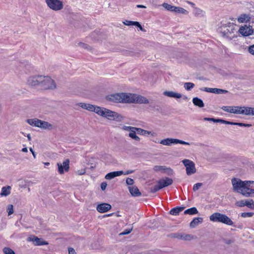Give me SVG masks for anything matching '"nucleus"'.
<instances>
[{"instance_id": "f704fd0d", "label": "nucleus", "mask_w": 254, "mask_h": 254, "mask_svg": "<svg viewBox=\"0 0 254 254\" xmlns=\"http://www.w3.org/2000/svg\"><path fill=\"white\" fill-rule=\"evenodd\" d=\"M184 213L187 214H190V215H194V214L198 213V211L195 207H191V208H190L189 209L186 210L184 211Z\"/></svg>"}, {"instance_id": "a19ab883", "label": "nucleus", "mask_w": 254, "mask_h": 254, "mask_svg": "<svg viewBox=\"0 0 254 254\" xmlns=\"http://www.w3.org/2000/svg\"><path fill=\"white\" fill-rule=\"evenodd\" d=\"M3 252L4 254H15V252L8 247H4L3 249Z\"/></svg>"}, {"instance_id": "a211bd4d", "label": "nucleus", "mask_w": 254, "mask_h": 254, "mask_svg": "<svg viewBox=\"0 0 254 254\" xmlns=\"http://www.w3.org/2000/svg\"><path fill=\"white\" fill-rule=\"evenodd\" d=\"M135 130H136L137 131V134H138L139 135H143L145 136H148L149 135H151L152 136H155L156 135V134L155 132H152L151 131L146 130L143 129L141 128H138V127H136Z\"/></svg>"}, {"instance_id": "f3484780", "label": "nucleus", "mask_w": 254, "mask_h": 254, "mask_svg": "<svg viewBox=\"0 0 254 254\" xmlns=\"http://www.w3.org/2000/svg\"><path fill=\"white\" fill-rule=\"evenodd\" d=\"M221 109L225 112L236 114H239V109H241L240 106H223Z\"/></svg>"}, {"instance_id": "7c9ffc66", "label": "nucleus", "mask_w": 254, "mask_h": 254, "mask_svg": "<svg viewBox=\"0 0 254 254\" xmlns=\"http://www.w3.org/2000/svg\"><path fill=\"white\" fill-rule=\"evenodd\" d=\"M184 207H176L173 208L170 211V214L173 215H177L184 209Z\"/></svg>"}, {"instance_id": "f03ea898", "label": "nucleus", "mask_w": 254, "mask_h": 254, "mask_svg": "<svg viewBox=\"0 0 254 254\" xmlns=\"http://www.w3.org/2000/svg\"><path fill=\"white\" fill-rule=\"evenodd\" d=\"M233 189L238 193H241L246 197L254 196V189L250 187H254V181H243L240 179L233 178L232 179Z\"/></svg>"}, {"instance_id": "c03bdc74", "label": "nucleus", "mask_w": 254, "mask_h": 254, "mask_svg": "<svg viewBox=\"0 0 254 254\" xmlns=\"http://www.w3.org/2000/svg\"><path fill=\"white\" fill-rule=\"evenodd\" d=\"M245 206L249 208H252V205H254V201L253 199L246 200H245Z\"/></svg>"}, {"instance_id": "49530a36", "label": "nucleus", "mask_w": 254, "mask_h": 254, "mask_svg": "<svg viewBox=\"0 0 254 254\" xmlns=\"http://www.w3.org/2000/svg\"><path fill=\"white\" fill-rule=\"evenodd\" d=\"M202 186V184L201 183H198L194 185L193 187V190L196 191L198 190Z\"/></svg>"}, {"instance_id": "864d4df0", "label": "nucleus", "mask_w": 254, "mask_h": 254, "mask_svg": "<svg viewBox=\"0 0 254 254\" xmlns=\"http://www.w3.org/2000/svg\"><path fill=\"white\" fill-rule=\"evenodd\" d=\"M132 229V228H130L129 229H126V230H124L123 232L120 233V235H125L128 234L131 232Z\"/></svg>"}, {"instance_id": "20e7f679", "label": "nucleus", "mask_w": 254, "mask_h": 254, "mask_svg": "<svg viewBox=\"0 0 254 254\" xmlns=\"http://www.w3.org/2000/svg\"><path fill=\"white\" fill-rule=\"evenodd\" d=\"M219 29L222 36L225 38L232 40L237 37V31L236 29V26L233 23H228L226 24H223Z\"/></svg>"}, {"instance_id": "423d86ee", "label": "nucleus", "mask_w": 254, "mask_h": 254, "mask_svg": "<svg viewBox=\"0 0 254 254\" xmlns=\"http://www.w3.org/2000/svg\"><path fill=\"white\" fill-rule=\"evenodd\" d=\"M155 142L159 143L162 145H167V146H169L173 144H178V143H180V144H184V145H190V143L189 142H186V141H183V140H181L180 139H175V138H168L166 139H162L160 141H155Z\"/></svg>"}, {"instance_id": "393cba45", "label": "nucleus", "mask_w": 254, "mask_h": 254, "mask_svg": "<svg viewBox=\"0 0 254 254\" xmlns=\"http://www.w3.org/2000/svg\"><path fill=\"white\" fill-rule=\"evenodd\" d=\"M40 120L34 118L26 120V122L31 126L39 127Z\"/></svg>"}, {"instance_id": "5701e85b", "label": "nucleus", "mask_w": 254, "mask_h": 254, "mask_svg": "<svg viewBox=\"0 0 254 254\" xmlns=\"http://www.w3.org/2000/svg\"><path fill=\"white\" fill-rule=\"evenodd\" d=\"M163 94L166 96L175 98H180L182 97L180 93L170 91H164Z\"/></svg>"}, {"instance_id": "ddd939ff", "label": "nucleus", "mask_w": 254, "mask_h": 254, "mask_svg": "<svg viewBox=\"0 0 254 254\" xmlns=\"http://www.w3.org/2000/svg\"><path fill=\"white\" fill-rule=\"evenodd\" d=\"M239 32L243 36H248L252 35L254 31L251 27L245 25L241 26L239 30Z\"/></svg>"}, {"instance_id": "f257e3e1", "label": "nucleus", "mask_w": 254, "mask_h": 254, "mask_svg": "<svg viewBox=\"0 0 254 254\" xmlns=\"http://www.w3.org/2000/svg\"><path fill=\"white\" fill-rule=\"evenodd\" d=\"M78 106L89 111L94 112L99 116L109 121L121 122L124 118L120 114L104 107L84 103H79Z\"/></svg>"}, {"instance_id": "72a5a7b5", "label": "nucleus", "mask_w": 254, "mask_h": 254, "mask_svg": "<svg viewBox=\"0 0 254 254\" xmlns=\"http://www.w3.org/2000/svg\"><path fill=\"white\" fill-rule=\"evenodd\" d=\"M124 23L125 25L127 26L134 25L137 26L139 28V29L141 30H142V27L138 22L126 20L125 22H124Z\"/></svg>"}, {"instance_id": "680f3d73", "label": "nucleus", "mask_w": 254, "mask_h": 254, "mask_svg": "<svg viewBox=\"0 0 254 254\" xmlns=\"http://www.w3.org/2000/svg\"><path fill=\"white\" fill-rule=\"evenodd\" d=\"M224 120H222V119H214V123H221V124H223L224 123Z\"/></svg>"}, {"instance_id": "8fccbe9b", "label": "nucleus", "mask_w": 254, "mask_h": 254, "mask_svg": "<svg viewBox=\"0 0 254 254\" xmlns=\"http://www.w3.org/2000/svg\"><path fill=\"white\" fill-rule=\"evenodd\" d=\"M7 211L8 215L12 214L13 213V205H11V204L8 205L7 206Z\"/></svg>"}, {"instance_id": "13d9d810", "label": "nucleus", "mask_w": 254, "mask_h": 254, "mask_svg": "<svg viewBox=\"0 0 254 254\" xmlns=\"http://www.w3.org/2000/svg\"><path fill=\"white\" fill-rule=\"evenodd\" d=\"M107 184L106 182H103L101 184V189L102 190H104L106 187H107Z\"/></svg>"}, {"instance_id": "bb28decb", "label": "nucleus", "mask_w": 254, "mask_h": 254, "mask_svg": "<svg viewBox=\"0 0 254 254\" xmlns=\"http://www.w3.org/2000/svg\"><path fill=\"white\" fill-rule=\"evenodd\" d=\"M202 218L201 217L194 218L190 223V226L191 228H194L202 222Z\"/></svg>"}, {"instance_id": "79ce46f5", "label": "nucleus", "mask_w": 254, "mask_h": 254, "mask_svg": "<svg viewBox=\"0 0 254 254\" xmlns=\"http://www.w3.org/2000/svg\"><path fill=\"white\" fill-rule=\"evenodd\" d=\"M254 214L253 212H243L241 214V216L243 218L251 217Z\"/></svg>"}, {"instance_id": "c756f323", "label": "nucleus", "mask_w": 254, "mask_h": 254, "mask_svg": "<svg viewBox=\"0 0 254 254\" xmlns=\"http://www.w3.org/2000/svg\"><path fill=\"white\" fill-rule=\"evenodd\" d=\"M239 114H243L247 116H250L251 107H240Z\"/></svg>"}, {"instance_id": "aec40b11", "label": "nucleus", "mask_w": 254, "mask_h": 254, "mask_svg": "<svg viewBox=\"0 0 254 254\" xmlns=\"http://www.w3.org/2000/svg\"><path fill=\"white\" fill-rule=\"evenodd\" d=\"M39 128H41L43 129H48V130H52L54 129V126L49 123L48 122L42 121L40 120V124H39Z\"/></svg>"}, {"instance_id": "4d7b16f0", "label": "nucleus", "mask_w": 254, "mask_h": 254, "mask_svg": "<svg viewBox=\"0 0 254 254\" xmlns=\"http://www.w3.org/2000/svg\"><path fill=\"white\" fill-rule=\"evenodd\" d=\"M195 14L197 15H203L204 11L200 9H196Z\"/></svg>"}, {"instance_id": "de8ad7c7", "label": "nucleus", "mask_w": 254, "mask_h": 254, "mask_svg": "<svg viewBox=\"0 0 254 254\" xmlns=\"http://www.w3.org/2000/svg\"><path fill=\"white\" fill-rule=\"evenodd\" d=\"M235 125H237L242 127H250L252 126L251 124H245L242 123H235Z\"/></svg>"}, {"instance_id": "39448f33", "label": "nucleus", "mask_w": 254, "mask_h": 254, "mask_svg": "<svg viewBox=\"0 0 254 254\" xmlns=\"http://www.w3.org/2000/svg\"><path fill=\"white\" fill-rule=\"evenodd\" d=\"M209 219L212 222H220L229 226H233L234 224L231 219L227 215L218 212L211 214L209 217Z\"/></svg>"}, {"instance_id": "9b49d317", "label": "nucleus", "mask_w": 254, "mask_h": 254, "mask_svg": "<svg viewBox=\"0 0 254 254\" xmlns=\"http://www.w3.org/2000/svg\"><path fill=\"white\" fill-rule=\"evenodd\" d=\"M43 76H34L30 77L27 80V83L31 86H37L41 84Z\"/></svg>"}, {"instance_id": "e433bc0d", "label": "nucleus", "mask_w": 254, "mask_h": 254, "mask_svg": "<svg viewBox=\"0 0 254 254\" xmlns=\"http://www.w3.org/2000/svg\"><path fill=\"white\" fill-rule=\"evenodd\" d=\"M161 189V187L159 185V184L156 185L152 187L149 188V191L150 192L154 193L159 190Z\"/></svg>"}, {"instance_id": "5fc2aeb1", "label": "nucleus", "mask_w": 254, "mask_h": 254, "mask_svg": "<svg viewBox=\"0 0 254 254\" xmlns=\"http://www.w3.org/2000/svg\"><path fill=\"white\" fill-rule=\"evenodd\" d=\"M86 171H85V169H81V170H77L76 172V173L78 175H84L85 174Z\"/></svg>"}, {"instance_id": "09e8293b", "label": "nucleus", "mask_w": 254, "mask_h": 254, "mask_svg": "<svg viewBox=\"0 0 254 254\" xmlns=\"http://www.w3.org/2000/svg\"><path fill=\"white\" fill-rule=\"evenodd\" d=\"M245 200H241L238 201H237L236 203V205L239 207H244L245 206Z\"/></svg>"}, {"instance_id": "a18cd8bd", "label": "nucleus", "mask_w": 254, "mask_h": 254, "mask_svg": "<svg viewBox=\"0 0 254 254\" xmlns=\"http://www.w3.org/2000/svg\"><path fill=\"white\" fill-rule=\"evenodd\" d=\"M214 88L204 87V88H201L200 89L201 91L213 93H214Z\"/></svg>"}, {"instance_id": "3c124183", "label": "nucleus", "mask_w": 254, "mask_h": 254, "mask_svg": "<svg viewBox=\"0 0 254 254\" xmlns=\"http://www.w3.org/2000/svg\"><path fill=\"white\" fill-rule=\"evenodd\" d=\"M126 183L127 185L131 186L134 183V181L133 179L127 178L126 180Z\"/></svg>"}, {"instance_id": "69168bd1", "label": "nucleus", "mask_w": 254, "mask_h": 254, "mask_svg": "<svg viewBox=\"0 0 254 254\" xmlns=\"http://www.w3.org/2000/svg\"><path fill=\"white\" fill-rule=\"evenodd\" d=\"M250 115L254 116V108H251Z\"/></svg>"}, {"instance_id": "e2e57ef3", "label": "nucleus", "mask_w": 254, "mask_h": 254, "mask_svg": "<svg viewBox=\"0 0 254 254\" xmlns=\"http://www.w3.org/2000/svg\"><path fill=\"white\" fill-rule=\"evenodd\" d=\"M95 167H96V165H95V164L93 163H91L90 164V167H89V169H90L91 170H93V169H94Z\"/></svg>"}, {"instance_id": "dca6fc26", "label": "nucleus", "mask_w": 254, "mask_h": 254, "mask_svg": "<svg viewBox=\"0 0 254 254\" xmlns=\"http://www.w3.org/2000/svg\"><path fill=\"white\" fill-rule=\"evenodd\" d=\"M154 171L164 173L168 175L172 174L173 171L169 168H167L164 166H155L154 167Z\"/></svg>"}, {"instance_id": "c9c22d12", "label": "nucleus", "mask_w": 254, "mask_h": 254, "mask_svg": "<svg viewBox=\"0 0 254 254\" xmlns=\"http://www.w3.org/2000/svg\"><path fill=\"white\" fill-rule=\"evenodd\" d=\"M173 11L179 13L183 14H187L188 13V11L184 8L177 6H175Z\"/></svg>"}, {"instance_id": "37998d69", "label": "nucleus", "mask_w": 254, "mask_h": 254, "mask_svg": "<svg viewBox=\"0 0 254 254\" xmlns=\"http://www.w3.org/2000/svg\"><path fill=\"white\" fill-rule=\"evenodd\" d=\"M135 127H131V126H124L122 127V129L124 130L128 131H129V132H130L131 130H135Z\"/></svg>"}, {"instance_id": "338daca9", "label": "nucleus", "mask_w": 254, "mask_h": 254, "mask_svg": "<svg viewBox=\"0 0 254 254\" xmlns=\"http://www.w3.org/2000/svg\"><path fill=\"white\" fill-rule=\"evenodd\" d=\"M80 46L84 48H87V45L85 44H84V43H80Z\"/></svg>"}, {"instance_id": "2f4dec72", "label": "nucleus", "mask_w": 254, "mask_h": 254, "mask_svg": "<svg viewBox=\"0 0 254 254\" xmlns=\"http://www.w3.org/2000/svg\"><path fill=\"white\" fill-rule=\"evenodd\" d=\"M192 102L195 106L200 108L203 107L204 106L203 101L197 97L193 98L192 99Z\"/></svg>"}, {"instance_id": "58836bf2", "label": "nucleus", "mask_w": 254, "mask_h": 254, "mask_svg": "<svg viewBox=\"0 0 254 254\" xmlns=\"http://www.w3.org/2000/svg\"><path fill=\"white\" fill-rule=\"evenodd\" d=\"M228 92V91H227L226 90L214 88L213 93L217 94H225Z\"/></svg>"}, {"instance_id": "4be33fe9", "label": "nucleus", "mask_w": 254, "mask_h": 254, "mask_svg": "<svg viewBox=\"0 0 254 254\" xmlns=\"http://www.w3.org/2000/svg\"><path fill=\"white\" fill-rule=\"evenodd\" d=\"M124 172L122 171H114L108 173L106 176L105 179L107 180H111L116 177L120 176L123 175Z\"/></svg>"}, {"instance_id": "b1692460", "label": "nucleus", "mask_w": 254, "mask_h": 254, "mask_svg": "<svg viewBox=\"0 0 254 254\" xmlns=\"http://www.w3.org/2000/svg\"><path fill=\"white\" fill-rule=\"evenodd\" d=\"M175 237L179 239L185 241H190L193 239L194 238L193 236H192V235L185 234H177Z\"/></svg>"}, {"instance_id": "bf43d9fd", "label": "nucleus", "mask_w": 254, "mask_h": 254, "mask_svg": "<svg viewBox=\"0 0 254 254\" xmlns=\"http://www.w3.org/2000/svg\"><path fill=\"white\" fill-rule=\"evenodd\" d=\"M68 254H76V253L73 248H70L68 249Z\"/></svg>"}, {"instance_id": "4c0bfd02", "label": "nucleus", "mask_w": 254, "mask_h": 254, "mask_svg": "<svg viewBox=\"0 0 254 254\" xmlns=\"http://www.w3.org/2000/svg\"><path fill=\"white\" fill-rule=\"evenodd\" d=\"M194 87V84L191 82H186L184 83V88L188 91L190 90Z\"/></svg>"}, {"instance_id": "cd10ccee", "label": "nucleus", "mask_w": 254, "mask_h": 254, "mask_svg": "<svg viewBox=\"0 0 254 254\" xmlns=\"http://www.w3.org/2000/svg\"><path fill=\"white\" fill-rule=\"evenodd\" d=\"M137 131L136 130H131L128 133V136L136 142H140V138L136 135Z\"/></svg>"}, {"instance_id": "1a4fd4ad", "label": "nucleus", "mask_w": 254, "mask_h": 254, "mask_svg": "<svg viewBox=\"0 0 254 254\" xmlns=\"http://www.w3.org/2000/svg\"><path fill=\"white\" fill-rule=\"evenodd\" d=\"M183 163L186 168V173L188 175H191L196 172L194 163L190 160H183Z\"/></svg>"}, {"instance_id": "f8f14e48", "label": "nucleus", "mask_w": 254, "mask_h": 254, "mask_svg": "<svg viewBox=\"0 0 254 254\" xmlns=\"http://www.w3.org/2000/svg\"><path fill=\"white\" fill-rule=\"evenodd\" d=\"M106 99L109 102L115 103H122V93L110 94L106 97Z\"/></svg>"}, {"instance_id": "c85d7f7f", "label": "nucleus", "mask_w": 254, "mask_h": 254, "mask_svg": "<svg viewBox=\"0 0 254 254\" xmlns=\"http://www.w3.org/2000/svg\"><path fill=\"white\" fill-rule=\"evenodd\" d=\"M137 131L136 130H131L128 133V136L136 142H140V138L136 135Z\"/></svg>"}, {"instance_id": "412c9836", "label": "nucleus", "mask_w": 254, "mask_h": 254, "mask_svg": "<svg viewBox=\"0 0 254 254\" xmlns=\"http://www.w3.org/2000/svg\"><path fill=\"white\" fill-rule=\"evenodd\" d=\"M128 189L131 195L133 197H137L141 195L137 187L135 186H129Z\"/></svg>"}, {"instance_id": "774afa93", "label": "nucleus", "mask_w": 254, "mask_h": 254, "mask_svg": "<svg viewBox=\"0 0 254 254\" xmlns=\"http://www.w3.org/2000/svg\"><path fill=\"white\" fill-rule=\"evenodd\" d=\"M136 7H138V8H144L146 7L145 5H141V4L137 5Z\"/></svg>"}, {"instance_id": "a878e982", "label": "nucleus", "mask_w": 254, "mask_h": 254, "mask_svg": "<svg viewBox=\"0 0 254 254\" xmlns=\"http://www.w3.org/2000/svg\"><path fill=\"white\" fill-rule=\"evenodd\" d=\"M250 15L247 14H242L238 18V21L239 23L248 22L250 21Z\"/></svg>"}, {"instance_id": "6ab92c4d", "label": "nucleus", "mask_w": 254, "mask_h": 254, "mask_svg": "<svg viewBox=\"0 0 254 254\" xmlns=\"http://www.w3.org/2000/svg\"><path fill=\"white\" fill-rule=\"evenodd\" d=\"M173 183L172 179L169 178H166L165 179H162L160 180L158 182V184L161 187V189L164 187H167L168 186H170L172 185Z\"/></svg>"}, {"instance_id": "473e14b6", "label": "nucleus", "mask_w": 254, "mask_h": 254, "mask_svg": "<svg viewBox=\"0 0 254 254\" xmlns=\"http://www.w3.org/2000/svg\"><path fill=\"white\" fill-rule=\"evenodd\" d=\"M10 186L2 187L0 194L1 196H7L10 193Z\"/></svg>"}, {"instance_id": "4468645a", "label": "nucleus", "mask_w": 254, "mask_h": 254, "mask_svg": "<svg viewBox=\"0 0 254 254\" xmlns=\"http://www.w3.org/2000/svg\"><path fill=\"white\" fill-rule=\"evenodd\" d=\"M28 241L33 242L35 246H43L48 244L47 242L43 241L42 239L39 238L36 236L29 237Z\"/></svg>"}, {"instance_id": "0e129e2a", "label": "nucleus", "mask_w": 254, "mask_h": 254, "mask_svg": "<svg viewBox=\"0 0 254 254\" xmlns=\"http://www.w3.org/2000/svg\"><path fill=\"white\" fill-rule=\"evenodd\" d=\"M214 119H213V118H205L204 119V120L205 121H212L214 122Z\"/></svg>"}, {"instance_id": "6e6d98bb", "label": "nucleus", "mask_w": 254, "mask_h": 254, "mask_svg": "<svg viewBox=\"0 0 254 254\" xmlns=\"http://www.w3.org/2000/svg\"><path fill=\"white\" fill-rule=\"evenodd\" d=\"M249 52L252 55H254V44L249 47Z\"/></svg>"}, {"instance_id": "6e6552de", "label": "nucleus", "mask_w": 254, "mask_h": 254, "mask_svg": "<svg viewBox=\"0 0 254 254\" xmlns=\"http://www.w3.org/2000/svg\"><path fill=\"white\" fill-rule=\"evenodd\" d=\"M41 85L47 89H54L56 87L55 81L49 76H43Z\"/></svg>"}, {"instance_id": "2eb2a0df", "label": "nucleus", "mask_w": 254, "mask_h": 254, "mask_svg": "<svg viewBox=\"0 0 254 254\" xmlns=\"http://www.w3.org/2000/svg\"><path fill=\"white\" fill-rule=\"evenodd\" d=\"M96 209L98 212L104 213L111 209V205L108 203H103L98 205Z\"/></svg>"}, {"instance_id": "052dcab7", "label": "nucleus", "mask_w": 254, "mask_h": 254, "mask_svg": "<svg viewBox=\"0 0 254 254\" xmlns=\"http://www.w3.org/2000/svg\"><path fill=\"white\" fill-rule=\"evenodd\" d=\"M223 124L226 125H235L234 122H229L226 120H224Z\"/></svg>"}, {"instance_id": "0eeeda50", "label": "nucleus", "mask_w": 254, "mask_h": 254, "mask_svg": "<svg viewBox=\"0 0 254 254\" xmlns=\"http://www.w3.org/2000/svg\"><path fill=\"white\" fill-rule=\"evenodd\" d=\"M50 8L53 10L58 11L63 8V2L60 0H45Z\"/></svg>"}, {"instance_id": "603ef678", "label": "nucleus", "mask_w": 254, "mask_h": 254, "mask_svg": "<svg viewBox=\"0 0 254 254\" xmlns=\"http://www.w3.org/2000/svg\"><path fill=\"white\" fill-rule=\"evenodd\" d=\"M224 243L227 245H230L234 243V241L233 239H225L223 240Z\"/></svg>"}, {"instance_id": "9d476101", "label": "nucleus", "mask_w": 254, "mask_h": 254, "mask_svg": "<svg viewBox=\"0 0 254 254\" xmlns=\"http://www.w3.org/2000/svg\"><path fill=\"white\" fill-rule=\"evenodd\" d=\"M69 160H65L63 163L58 162L57 165L58 166V172L60 174H63L64 172L68 171L69 169Z\"/></svg>"}, {"instance_id": "ea45409f", "label": "nucleus", "mask_w": 254, "mask_h": 254, "mask_svg": "<svg viewBox=\"0 0 254 254\" xmlns=\"http://www.w3.org/2000/svg\"><path fill=\"white\" fill-rule=\"evenodd\" d=\"M162 6L165 9H166L167 10L170 11H173L174 7H175V6H173V5L169 4L168 3H163Z\"/></svg>"}, {"instance_id": "7ed1b4c3", "label": "nucleus", "mask_w": 254, "mask_h": 254, "mask_svg": "<svg viewBox=\"0 0 254 254\" xmlns=\"http://www.w3.org/2000/svg\"><path fill=\"white\" fill-rule=\"evenodd\" d=\"M122 103H148V100L145 97L135 94L122 93Z\"/></svg>"}]
</instances>
